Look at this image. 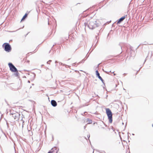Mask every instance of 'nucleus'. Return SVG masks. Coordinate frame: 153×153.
<instances>
[{
	"mask_svg": "<svg viewBox=\"0 0 153 153\" xmlns=\"http://www.w3.org/2000/svg\"><path fill=\"white\" fill-rule=\"evenodd\" d=\"M152 126H153V125H152Z\"/></svg>",
	"mask_w": 153,
	"mask_h": 153,
	"instance_id": "nucleus-25",
	"label": "nucleus"
},
{
	"mask_svg": "<svg viewBox=\"0 0 153 153\" xmlns=\"http://www.w3.org/2000/svg\"><path fill=\"white\" fill-rule=\"evenodd\" d=\"M10 115H11L14 119L16 121H18L20 117V114L15 111H10Z\"/></svg>",
	"mask_w": 153,
	"mask_h": 153,
	"instance_id": "nucleus-2",
	"label": "nucleus"
},
{
	"mask_svg": "<svg viewBox=\"0 0 153 153\" xmlns=\"http://www.w3.org/2000/svg\"><path fill=\"white\" fill-rule=\"evenodd\" d=\"M87 121L88 122V123L89 124H90V123H92V120H90L89 119H87Z\"/></svg>",
	"mask_w": 153,
	"mask_h": 153,
	"instance_id": "nucleus-10",
	"label": "nucleus"
},
{
	"mask_svg": "<svg viewBox=\"0 0 153 153\" xmlns=\"http://www.w3.org/2000/svg\"><path fill=\"white\" fill-rule=\"evenodd\" d=\"M114 72H111V73H113V74H114V75H116V74H115L114 73Z\"/></svg>",
	"mask_w": 153,
	"mask_h": 153,
	"instance_id": "nucleus-17",
	"label": "nucleus"
},
{
	"mask_svg": "<svg viewBox=\"0 0 153 153\" xmlns=\"http://www.w3.org/2000/svg\"><path fill=\"white\" fill-rule=\"evenodd\" d=\"M48 25H49V22H48Z\"/></svg>",
	"mask_w": 153,
	"mask_h": 153,
	"instance_id": "nucleus-23",
	"label": "nucleus"
},
{
	"mask_svg": "<svg viewBox=\"0 0 153 153\" xmlns=\"http://www.w3.org/2000/svg\"><path fill=\"white\" fill-rule=\"evenodd\" d=\"M125 16H124L120 18L117 21V24H120L123 21L125 18Z\"/></svg>",
	"mask_w": 153,
	"mask_h": 153,
	"instance_id": "nucleus-7",
	"label": "nucleus"
},
{
	"mask_svg": "<svg viewBox=\"0 0 153 153\" xmlns=\"http://www.w3.org/2000/svg\"><path fill=\"white\" fill-rule=\"evenodd\" d=\"M24 121L23 120H22V127H23V125H24Z\"/></svg>",
	"mask_w": 153,
	"mask_h": 153,
	"instance_id": "nucleus-13",
	"label": "nucleus"
},
{
	"mask_svg": "<svg viewBox=\"0 0 153 153\" xmlns=\"http://www.w3.org/2000/svg\"><path fill=\"white\" fill-rule=\"evenodd\" d=\"M2 46L4 48V49L5 51L8 52H9L11 51V47L8 43H4L3 44Z\"/></svg>",
	"mask_w": 153,
	"mask_h": 153,
	"instance_id": "nucleus-4",
	"label": "nucleus"
},
{
	"mask_svg": "<svg viewBox=\"0 0 153 153\" xmlns=\"http://www.w3.org/2000/svg\"><path fill=\"white\" fill-rule=\"evenodd\" d=\"M55 63H57V61H55Z\"/></svg>",
	"mask_w": 153,
	"mask_h": 153,
	"instance_id": "nucleus-21",
	"label": "nucleus"
},
{
	"mask_svg": "<svg viewBox=\"0 0 153 153\" xmlns=\"http://www.w3.org/2000/svg\"><path fill=\"white\" fill-rule=\"evenodd\" d=\"M90 137V135L89 134L87 135V137H88V139H89Z\"/></svg>",
	"mask_w": 153,
	"mask_h": 153,
	"instance_id": "nucleus-14",
	"label": "nucleus"
},
{
	"mask_svg": "<svg viewBox=\"0 0 153 153\" xmlns=\"http://www.w3.org/2000/svg\"><path fill=\"white\" fill-rule=\"evenodd\" d=\"M106 112L107 115L109 122L111 123L112 121V113L111 110L108 108H106Z\"/></svg>",
	"mask_w": 153,
	"mask_h": 153,
	"instance_id": "nucleus-3",
	"label": "nucleus"
},
{
	"mask_svg": "<svg viewBox=\"0 0 153 153\" xmlns=\"http://www.w3.org/2000/svg\"><path fill=\"white\" fill-rule=\"evenodd\" d=\"M27 14L26 13L22 18L21 21L24 20L27 16Z\"/></svg>",
	"mask_w": 153,
	"mask_h": 153,
	"instance_id": "nucleus-9",
	"label": "nucleus"
},
{
	"mask_svg": "<svg viewBox=\"0 0 153 153\" xmlns=\"http://www.w3.org/2000/svg\"><path fill=\"white\" fill-rule=\"evenodd\" d=\"M51 103L53 107H55L57 105V102L54 100H53L51 101Z\"/></svg>",
	"mask_w": 153,
	"mask_h": 153,
	"instance_id": "nucleus-8",
	"label": "nucleus"
},
{
	"mask_svg": "<svg viewBox=\"0 0 153 153\" xmlns=\"http://www.w3.org/2000/svg\"><path fill=\"white\" fill-rule=\"evenodd\" d=\"M84 25L86 27L87 25V27L90 29H93L98 26V23H97V21L95 19H91L90 20L89 22V24L85 22L84 23Z\"/></svg>",
	"mask_w": 153,
	"mask_h": 153,
	"instance_id": "nucleus-1",
	"label": "nucleus"
},
{
	"mask_svg": "<svg viewBox=\"0 0 153 153\" xmlns=\"http://www.w3.org/2000/svg\"><path fill=\"white\" fill-rule=\"evenodd\" d=\"M120 47H121V49H122V47L121 46H120Z\"/></svg>",
	"mask_w": 153,
	"mask_h": 153,
	"instance_id": "nucleus-22",
	"label": "nucleus"
},
{
	"mask_svg": "<svg viewBox=\"0 0 153 153\" xmlns=\"http://www.w3.org/2000/svg\"><path fill=\"white\" fill-rule=\"evenodd\" d=\"M16 76H18V72L17 71V72H16Z\"/></svg>",
	"mask_w": 153,
	"mask_h": 153,
	"instance_id": "nucleus-16",
	"label": "nucleus"
},
{
	"mask_svg": "<svg viewBox=\"0 0 153 153\" xmlns=\"http://www.w3.org/2000/svg\"><path fill=\"white\" fill-rule=\"evenodd\" d=\"M86 126H84V129H85V128H86Z\"/></svg>",
	"mask_w": 153,
	"mask_h": 153,
	"instance_id": "nucleus-18",
	"label": "nucleus"
},
{
	"mask_svg": "<svg viewBox=\"0 0 153 153\" xmlns=\"http://www.w3.org/2000/svg\"><path fill=\"white\" fill-rule=\"evenodd\" d=\"M85 139H86V140H87V139H86V138L85 137Z\"/></svg>",
	"mask_w": 153,
	"mask_h": 153,
	"instance_id": "nucleus-24",
	"label": "nucleus"
},
{
	"mask_svg": "<svg viewBox=\"0 0 153 153\" xmlns=\"http://www.w3.org/2000/svg\"><path fill=\"white\" fill-rule=\"evenodd\" d=\"M94 153V152H93V153Z\"/></svg>",
	"mask_w": 153,
	"mask_h": 153,
	"instance_id": "nucleus-26",
	"label": "nucleus"
},
{
	"mask_svg": "<svg viewBox=\"0 0 153 153\" xmlns=\"http://www.w3.org/2000/svg\"><path fill=\"white\" fill-rule=\"evenodd\" d=\"M75 63H73V64H72V66H75Z\"/></svg>",
	"mask_w": 153,
	"mask_h": 153,
	"instance_id": "nucleus-15",
	"label": "nucleus"
},
{
	"mask_svg": "<svg viewBox=\"0 0 153 153\" xmlns=\"http://www.w3.org/2000/svg\"><path fill=\"white\" fill-rule=\"evenodd\" d=\"M96 74L98 78L101 80L102 82L104 83V81L102 79V78L100 76V74L99 73L98 71H96Z\"/></svg>",
	"mask_w": 153,
	"mask_h": 153,
	"instance_id": "nucleus-6",
	"label": "nucleus"
},
{
	"mask_svg": "<svg viewBox=\"0 0 153 153\" xmlns=\"http://www.w3.org/2000/svg\"><path fill=\"white\" fill-rule=\"evenodd\" d=\"M28 83H30V81L29 80H28Z\"/></svg>",
	"mask_w": 153,
	"mask_h": 153,
	"instance_id": "nucleus-20",
	"label": "nucleus"
},
{
	"mask_svg": "<svg viewBox=\"0 0 153 153\" xmlns=\"http://www.w3.org/2000/svg\"><path fill=\"white\" fill-rule=\"evenodd\" d=\"M51 61H52L51 60H49V61H48V62H47V63L48 64H50V62H51Z\"/></svg>",
	"mask_w": 153,
	"mask_h": 153,
	"instance_id": "nucleus-12",
	"label": "nucleus"
},
{
	"mask_svg": "<svg viewBox=\"0 0 153 153\" xmlns=\"http://www.w3.org/2000/svg\"><path fill=\"white\" fill-rule=\"evenodd\" d=\"M8 65L10 68V70L13 72H17V70L15 66L11 63H9Z\"/></svg>",
	"mask_w": 153,
	"mask_h": 153,
	"instance_id": "nucleus-5",
	"label": "nucleus"
},
{
	"mask_svg": "<svg viewBox=\"0 0 153 153\" xmlns=\"http://www.w3.org/2000/svg\"><path fill=\"white\" fill-rule=\"evenodd\" d=\"M103 71L104 72H105L107 74H109V72H111V71H104V70L103 69Z\"/></svg>",
	"mask_w": 153,
	"mask_h": 153,
	"instance_id": "nucleus-11",
	"label": "nucleus"
},
{
	"mask_svg": "<svg viewBox=\"0 0 153 153\" xmlns=\"http://www.w3.org/2000/svg\"><path fill=\"white\" fill-rule=\"evenodd\" d=\"M48 153H52V152L51 151L49 152Z\"/></svg>",
	"mask_w": 153,
	"mask_h": 153,
	"instance_id": "nucleus-19",
	"label": "nucleus"
}]
</instances>
